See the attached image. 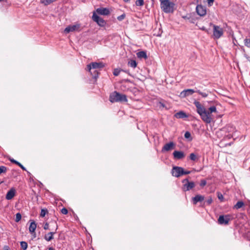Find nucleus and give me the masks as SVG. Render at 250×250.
Listing matches in <instances>:
<instances>
[{
	"label": "nucleus",
	"instance_id": "3",
	"mask_svg": "<svg viewBox=\"0 0 250 250\" xmlns=\"http://www.w3.org/2000/svg\"><path fill=\"white\" fill-rule=\"evenodd\" d=\"M162 2L163 3H160V6L161 9L164 12L168 13L173 12V3L170 2L169 0L163 1Z\"/></svg>",
	"mask_w": 250,
	"mask_h": 250
},
{
	"label": "nucleus",
	"instance_id": "16",
	"mask_svg": "<svg viewBox=\"0 0 250 250\" xmlns=\"http://www.w3.org/2000/svg\"><path fill=\"white\" fill-rule=\"evenodd\" d=\"M98 14L102 15H108L109 13V10L106 8H99L96 10Z\"/></svg>",
	"mask_w": 250,
	"mask_h": 250
},
{
	"label": "nucleus",
	"instance_id": "22",
	"mask_svg": "<svg viewBox=\"0 0 250 250\" xmlns=\"http://www.w3.org/2000/svg\"><path fill=\"white\" fill-rule=\"evenodd\" d=\"M137 57L140 59L144 58L145 59H147V55L145 51H142L138 52L137 53Z\"/></svg>",
	"mask_w": 250,
	"mask_h": 250
},
{
	"label": "nucleus",
	"instance_id": "14",
	"mask_svg": "<svg viewBox=\"0 0 250 250\" xmlns=\"http://www.w3.org/2000/svg\"><path fill=\"white\" fill-rule=\"evenodd\" d=\"M173 155L174 159L175 160H181L185 157L184 152L181 151H174Z\"/></svg>",
	"mask_w": 250,
	"mask_h": 250
},
{
	"label": "nucleus",
	"instance_id": "38",
	"mask_svg": "<svg viewBox=\"0 0 250 250\" xmlns=\"http://www.w3.org/2000/svg\"><path fill=\"white\" fill-rule=\"evenodd\" d=\"M61 213L63 214H66L68 213V210L66 208H63L61 209Z\"/></svg>",
	"mask_w": 250,
	"mask_h": 250
},
{
	"label": "nucleus",
	"instance_id": "5",
	"mask_svg": "<svg viewBox=\"0 0 250 250\" xmlns=\"http://www.w3.org/2000/svg\"><path fill=\"white\" fill-rule=\"evenodd\" d=\"M182 183L184 184L182 188L184 191H188L195 187V185L193 182H190L188 178L183 180Z\"/></svg>",
	"mask_w": 250,
	"mask_h": 250
},
{
	"label": "nucleus",
	"instance_id": "28",
	"mask_svg": "<svg viewBox=\"0 0 250 250\" xmlns=\"http://www.w3.org/2000/svg\"><path fill=\"white\" fill-rule=\"evenodd\" d=\"M48 213V211L47 208H42L40 213V216L43 217L45 215Z\"/></svg>",
	"mask_w": 250,
	"mask_h": 250
},
{
	"label": "nucleus",
	"instance_id": "27",
	"mask_svg": "<svg viewBox=\"0 0 250 250\" xmlns=\"http://www.w3.org/2000/svg\"><path fill=\"white\" fill-rule=\"evenodd\" d=\"M189 157L191 160L193 161H195L198 160V157L197 155L194 153H190L189 156Z\"/></svg>",
	"mask_w": 250,
	"mask_h": 250
},
{
	"label": "nucleus",
	"instance_id": "47",
	"mask_svg": "<svg viewBox=\"0 0 250 250\" xmlns=\"http://www.w3.org/2000/svg\"><path fill=\"white\" fill-rule=\"evenodd\" d=\"M3 250H10V249L9 246H4L3 248Z\"/></svg>",
	"mask_w": 250,
	"mask_h": 250
},
{
	"label": "nucleus",
	"instance_id": "35",
	"mask_svg": "<svg viewBox=\"0 0 250 250\" xmlns=\"http://www.w3.org/2000/svg\"><path fill=\"white\" fill-rule=\"evenodd\" d=\"M245 45L250 48V39L245 40Z\"/></svg>",
	"mask_w": 250,
	"mask_h": 250
},
{
	"label": "nucleus",
	"instance_id": "39",
	"mask_svg": "<svg viewBox=\"0 0 250 250\" xmlns=\"http://www.w3.org/2000/svg\"><path fill=\"white\" fill-rule=\"evenodd\" d=\"M207 184L206 181L205 180H202L201 181V182L200 183V185L201 187H204Z\"/></svg>",
	"mask_w": 250,
	"mask_h": 250
},
{
	"label": "nucleus",
	"instance_id": "51",
	"mask_svg": "<svg viewBox=\"0 0 250 250\" xmlns=\"http://www.w3.org/2000/svg\"><path fill=\"white\" fill-rule=\"evenodd\" d=\"M48 250H54V249L52 247H50L48 249Z\"/></svg>",
	"mask_w": 250,
	"mask_h": 250
},
{
	"label": "nucleus",
	"instance_id": "30",
	"mask_svg": "<svg viewBox=\"0 0 250 250\" xmlns=\"http://www.w3.org/2000/svg\"><path fill=\"white\" fill-rule=\"evenodd\" d=\"M7 168L6 167L1 166L0 167V174L2 173H5L7 171Z\"/></svg>",
	"mask_w": 250,
	"mask_h": 250
},
{
	"label": "nucleus",
	"instance_id": "49",
	"mask_svg": "<svg viewBox=\"0 0 250 250\" xmlns=\"http://www.w3.org/2000/svg\"><path fill=\"white\" fill-rule=\"evenodd\" d=\"M183 18L184 19H188V20H189V18H188L187 16H183Z\"/></svg>",
	"mask_w": 250,
	"mask_h": 250
},
{
	"label": "nucleus",
	"instance_id": "44",
	"mask_svg": "<svg viewBox=\"0 0 250 250\" xmlns=\"http://www.w3.org/2000/svg\"><path fill=\"white\" fill-rule=\"evenodd\" d=\"M182 173H183V175H187V174H190V171L185 170L183 168V172Z\"/></svg>",
	"mask_w": 250,
	"mask_h": 250
},
{
	"label": "nucleus",
	"instance_id": "9",
	"mask_svg": "<svg viewBox=\"0 0 250 250\" xmlns=\"http://www.w3.org/2000/svg\"><path fill=\"white\" fill-rule=\"evenodd\" d=\"M53 223L55 225V231L48 232L44 235V238L47 241H50L54 238L53 235L56 233V231L58 229V225L56 221H54Z\"/></svg>",
	"mask_w": 250,
	"mask_h": 250
},
{
	"label": "nucleus",
	"instance_id": "31",
	"mask_svg": "<svg viewBox=\"0 0 250 250\" xmlns=\"http://www.w3.org/2000/svg\"><path fill=\"white\" fill-rule=\"evenodd\" d=\"M135 4L137 6H143L144 4V0H137L136 1Z\"/></svg>",
	"mask_w": 250,
	"mask_h": 250
},
{
	"label": "nucleus",
	"instance_id": "15",
	"mask_svg": "<svg viewBox=\"0 0 250 250\" xmlns=\"http://www.w3.org/2000/svg\"><path fill=\"white\" fill-rule=\"evenodd\" d=\"M222 129L224 131L228 133H232L235 131V127L232 125H227Z\"/></svg>",
	"mask_w": 250,
	"mask_h": 250
},
{
	"label": "nucleus",
	"instance_id": "48",
	"mask_svg": "<svg viewBox=\"0 0 250 250\" xmlns=\"http://www.w3.org/2000/svg\"><path fill=\"white\" fill-rule=\"evenodd\" d=\"M55 221V220H51L50 221V223L52 224V226L53 227V229H55V225L54 224H53V221Z\"/></svg>",
	"mask_w": 250,
	"mask_h": 250
},
{
	"label": "nucleus",
	"instance_id": "54",
	"mask_svg": "<svg viewBox=\"0 0 250 250\" xmlns=\"http://www.w3.org/2000/svg\"><path fill=\"white\" fill-rule=\"evenodd\" d=\"M3 0H0V2H1Z\"/></svg>",
	"mask_w": 250,
	"mask_h": 250
},
{
	"label": "nucleus",
	"instance_id": "46",
	"mask_svg": "<svg viewBox=\"0 0 250 250\" xmlns=\"http://www.w3.org/2000/svg\"><path fill=\"white\" fill-rule=\"evenodd\" d=\"M212 202V200L211 198H210L209 199H208L207 200V203L209 205Z\"/></svg>",
	"mask_w": 250,
	"mask_h": 250
},
{
	"label": "nucleus",
	"instance_id": "36",
	"mask_svg": "<svg viewBox=\"0 0 250 250\" xmlns=\"http://www.w3.org/2000/svg\"><path fill=\"white\" fill-rule=\"evenodd\" d=\"M120 73V70H119L118 69H114L113 73L114 76H117L119 75Z\"/></svg>",
	"mask_w": 250,
	"mask_h": 250
},
{
	"label": "nucleus",
	"instance_id": "23",
	"mask_svg": "<svg viewBox=\"0 0 250 250\" xmlns=\"http://www.w3.org/2000/svg\"><path fill=\"white\" fill-rule=\"evenodd\" d=\"M128 65L132 67L135 68L137 66V62L136 61L133 60H130L128 62Z\"/></svg>",
	"mask_w": 250,
	"mask_h": 250
},
{
	"label": "nucleus",
	"instance_id": "2",
	"mask_svg": "<svg viewBox=\"0 0 250 250\" xmlns=\"http://www.w3.org/2000/svg\"><path fill=\"white\" fill-rule=\"evenodd\" d=\"M109 101L111 103L126 102L127 99L125 95L120 94L117 91H114L110 95Z\"/></svg>",
	"mask_w": 250,
	"mask_h": 250
},
{
	"label": "nucleus",
	"instance_id": "19",
	"mask_svg": "<svg viewBox=\"0 0 250 250\" xmlns=\"http://www.w3.org/2000/svg\"><path fill=\"white\" fill-rule=\"evenodd\" d=\"M194 92H196V91L194 90L193 89H186V90H184V91H183L181 92V94L182 95H183L184 96L186 97V96H188L192 95Z\"/></svg>",
	"mask_w": 250,
	"mask_h": 250
},
{
	"label": "nucleus",
	"instance_id": "10",
	"mask_svg": "<svg viewBox=\"0 0 250 250\" xmlns=\"http://www.w3.org/2000/svg\"><path fill=\"white\" fill-rule=\"evenodd\" d=\"M92 19L100 26L103 27L106 24L105 21L103 18L98 16L95 13L93 14Z\"/></svg>",
	"mask_w": 250,
	"mask_h": 250
},
{
	"label": "nucleus",
	"instance_id": "21",
	"mask_svg": "<svg viewBox=\"0 0 250 250\" xmlns=\"http://www.w3.org/2000/svg\"><path fill=\"white\" fill-rule=\"evenodd\" d=\"M36 228H37V225H36V223L34 221H33L31 223L30 225L29 226V232L32 234L33 233H35V231L36 230Z\"/></svg>",
	"mask_w": 250,
	"mask_h": 250
},
{
	"label": "nucleus",
	"instance_id": "50",
	"mask_svg": "<svg viewBox=\"0 0 250 250\" xmlns=\"http://www.w3.org/2000/svg\"><path fill=\"white\" fill-rule=\"evenodd\" d=\"M227 136L229 137V138H230L232 137V136L231 134H229L227 135Z\"/></svg>",
	"mask_w": 250,
	"mask_h": 250
},
{
	"label": "nucleus",
	"instance_id": "41",
	"mask_svg": "<svg viewBox=\"0 0 250 250\" xmlns=\"http://www.w3.org/2000/svg\"><path fill=\"white\" fill-rule=\"evenodd\" d=\"M9 161L11 162V163H13L14 164H15L16 165H18V164H19V162H18L17 161L14 160L13 158H10L9 159Z\"/></svg>",
	"mask_w": 250,
	"mask_h": 250
},
{
	"label": "nucleus",
	"instance_id": "32",
	"mask_svg": "<svg viewBox=\"0 0 250 250\" xmlns=\"http://www.w3.org/2000/svg\"><path fill=\"white\" fill-rule=\"evenodd\" d=\"M196 92L198 93L200 95H201L203 97H207L208 96V94L205 92H202L199 90H196Z\"/></svg>",
	"mask_w": 250,
	"mask_h": 250
},
{
	"label": "nucleus",
	"instance_id": "29",
	"mask_svg": "<svg viewBox=\"0 0 250 250\" xmlns=\"http://www.w3.org/2000/svg\"><path fill=\"white\" fill-rule=\"evenodd\" d=\"M21 247L23 250H26L27 248L28 244L25 241H21Z\"/></svg>",
	"mask_w": 250,
	"mask_h": 250
},
{
	"label": "nucleus",
	"instance_id": "26",
	"mask_svg": "<svg viewBox=\"0 0 250 250\" xmlns=\"http://www.w3.org/2000/svg\"><path fill=\"white\" fill-rule=\"evenodd\" d=\"M93 73H90L91 75L92 76V77L96 80L97 78L99 76V72L98 70L97 69H94L92 70Z\"/></svg>",
	"mask_w": 250,
	"mask_h": 250
},
{
	"label": "nucleus",
	"instance_id": "34",
	"mask_svg": "<svg viewBox=\"0 0 250 250\" xmlns=\"http://www.w3.org/2000/svg\"><path fill=\"white\" fill-rule=\"evenodd\" d=\"M21 213H17L16 214L15 221L16 222H18L19 221H20L21 220Z\"/></svg>",
	"mask_w": 250,
	"mask_h": 250
},
{
	"label": "nucleus",
	"instance_id": "43",
	"mask_svg": "<svg viewBox=\"0 0 250 250\" xmlns=\"http://www.w3.org/2000/svg\"><path fill=\"white\" fill-rule=\"evenodd\" d=\"M218 198L219 200H220L221 201H222L223 199L224 198L223 195L221 193H218Z\"/></svg>",
	"mask_w": 250,
	"mask_h": 250
},
{
	"label": "nucleus",
	"instance_id": "20",
	"mask_svg": "<svg viewBox=\"0 0 250 250\" xmlns=\"http://www.w3.org/2000/svg\"><path fill=\"white\" fill-rule=\"evenodd\" d=\"M174 116L178 119H184L187 118L188 116L187 115V114L184 112V111H181L177 113H176Z\"/></svg>",
	"mask_w": 250,
	"mask_h": 250
},
{
	"label": "nucleus",
	"instance_id": "1",
	"mask_svg": "<svg viewBox=\"0 0 250 250\" xmlns=\"http://www.w3.org/2000/svg\"><path fill=\"white\" fill-rule=\"evenodd\" d=\"M194 104L197 108V112L200 115L202 120L207 124H210L212 121V118H210L208 110L201 103L195 101Z\"/></svg>",
	"mask_w": 250,
	"mask_h": 250
},
{
	"label": "nucleus",
	"instance_id": "42",
	"mask_svg": "<svg viewBox=\"0 0 250 250\" xmlns=\"http://www.w3.org/2000/svg\"><path fill=\"white\" fill-rule=\"evenodd\" d=\"M43 229L45 230L49 229V224L48 223H45L43 226Z\"/></svg>",
	"mask_w": 250,
	"mask_h": 250
},
{
	"label": "nucleus",
	"instance_id": "8",
	"mask_svg": "<svg viewBox=\"0 0 250 250\" xmlns=\"http://www.w3.org/2000/svg\"><path fill=\"white\" fill-rule=\"evenodd\" d=\"M81 30V26L80 24H75L72 25H69L66 27L64 31L65 33H68L70 32L80 31Z\"/></svg>",
	"mask_w": 250,
	"mask_h": 250
},
{
	"label": "nucleus",
	"instance_id": "52",
	"mask_svg": "<svg viewBox=\"0 0 250 250\" xmlns=\"http://www.w3.org/2000/svg\"><path fill=\"white\" fill-rule=\"evenodd\" d=\"M130 0H124L125 2H128Z\"/></svg>",
	"mask_w": 250,
	"mask_h": 250
},
{
	"label": "nucleus",
	"instance_id": "6",
	"mask_svg": "<svg viewBox=\"0 0 250 250\" xmlns=\"http://www.w3.org/2000/svg\"><path fill=\"white\" fill-rule=\"evenodd\" d=\"M183 168L182 167L174 166L171 170V174L173 176L179 177L183 175Z\"/></svg>",
	"mask_w": 250,
	"mask_h": 250
},
{
	"label": "nucleus",
	"instance_id": "24",
	"mask_svg": "<svg viewBox=\"0 0 250 250\" xmlns=\"http://www.w3.org/2000/svg\"><path fill=\"white\" fill-rule=\"evenodd\" d=\"M208 112L209 113L210 118H212L211 113L213 112H216V108L215 106H212L208 108Z\"/></svg>",
	"mask_w": 250,
	"mask_h": 250
},
{
	"label": "nucleus",
	"instance_id": "37",
	"mask_svg": "<svg viewBox=\"0 0 250 250\" xmlns=\"http://www.w3.org/2000/svg\"><path fill=\"white\" fill-rule=\"evenodd\" d=\"M125 14H122V15H120V16H118V17H117V19H118L119 21H121L125 19Z\"/></svg>",
	"mask_w": 250,
	"mask_h": 250
},
{
	"label": "nucleus",
	"instance_id": "7",
	"mask_svg": "<svg viewBox=\"0 0 250 250\" xmlns=\"http://www.w3.org/2000/svg\"><path fill=\"white\" fill-rule=\"evenodd\" d=\"M213 32L214 38L218 39L223 35V29L219 26L214 25Z\"/></svg>",
	"mask_w": 250,
	"mask_h": 250
},
{
	"label": "nucleus",
	"instance_id": "17",
	"mask_svg": "<svg viewBox=\"0 0 250 250\" xmlns=\"http://www.w3.org/2000/svg\"><path fill=\"white\" fill-rule=\"evenodd\" d=\"M16 190L14 188H11L7 193L6 195V199L7 200L12 199L15 195Z\"/></svg>",
	"mask_w": 250,
	"mask_h": 250
},
{
	"label": "nucleus",
	"instance_id": "33",
	"mask_svg": "<svg viewBox=\"0 0 250 250\" xmlns=\"http://www.w3.org/2000/svg\"><path fill=\"white\" fill-rule=\"evenodd\" d=\"M184 136L185 138L189 139L190 140H191L192 138L191 137V134L189 132L187 131L185 133Z\"/></svg>",
	"mask_w": 250,
	"mask_h": 250
},
{
	"label": "nucleus",
	"instance_id": "12",
	"mask_svg": "<svg viewBox=\"0 0 250 250\" xmlns=\"http://www.w3.org/2000/svg\"><path fill=\"white\" fill-rule=\"evenodd\" d=\"M175 147V144L173 142H170L165 144L162 148V152H165L174 149Z\"/></svg>",
	"mask_w": 250,
	"mask_h": 250
},
{
	"label": "nucleus",
	"instance_id": "45",
	"mask_svg": "<svg viewBox=\"0 0 250 250\" xmlns=\"http://www.w3.org/2000/svg\"><path fill=\"white\" fill-rule=\"evenodd\" d=\"M18 166H19L22 170H26L25 167L21 165L20 163H19V164H18Z\"/></svg>",
	"mask_w": 250,
	"mask_h": 250
},
{
	"label": "nucleus",
	"instance_id": "53",
	"mask_svg": "<svg viewBox=\"0 0 250 250\" xmlns=\"http://www.w3.org/2000/svg\"><path fill=\"white\" fill-rule=\"evenodd\" d=\"M202 29L203 30H206V28H205V27H202Z\"/></svg>",
	"mask_w": 250,
	"mask_h": 250
},
{
	"label": "nucleus",
	"instance_id": "11",
	"mask_svg": "<svg viewBox=\"0 0 250 250\" xmlns=\"http://www.w3.org/2000/svg\"><path fill=\"white\" fill-rule=\"evenodd\" d=\"M230 215H220L218 219V222L220 225H228L230 221Z\"/></svg>",
	"mask_w": 250,
	"mask_h": 250
},
{
	"label": "nucleus",
	"instance_id": "13",
	"mask_svg": "<svg viewBox=\"0 0 250 250\" xmlns=\"http://www.w3.org/2000/svg\"><path fill=\"white\" fill-rule=\"evenodd\" d=\"M196 11L198 15L203 17L206 15V8L202 5L198 4L196 8Z\"/></svg>",
	"mask_w": 250,
	"mask_h": 250
},
{
	"label": "nucleus",
	"instance_id": "40",
	"mask_svg": "<svg viewBox=\"0 0 250 250\" xmlns=\"http://www.w3.org/2000/svg\"><path fill=\"white\" fill-rule=\"evenodd\" d=\"M206 1L208 2V6H211L212 5L214 2V0H206Z\"/></svg>",
	"mask_w": 250,
	"mask_h": 250
},
{
	"label": "nucleus",
	"instance_id": "4",
	"mask_svg": "<svg viewBox=\"0 0 250 250\" xmlns=\"http://www.w3.org/2000/svg\"><path fill=\"white\" fill-rule=\"evenodd\" d=\"M104 67V64L102 62H92L87 65V70H88L90 73H93V70H98Z\"/></svg>",
	"mask_w": 250,
	"mask_h": 250
},
{
	"label": "nucleus",
	"instance_id": "25",
	"mask_svg": "<svg viewBox=\"0 0 250 250\" xmlns=\"http://www.w3.org/2000/svg\"><path fill=\"white\" fill-rule=\"evenodd\" d=\"M244 206V202L242 201H239L237 202L236 204L234 206V208L236 209H239L243 207Z\"/></svg>",
	"mask_w": 250,
	"mask_h": 250
},
{
	"label": "nucleus",
	"instance_id": "18",
	"mask_svg": "<svg viewBox=\"0 0 250 250\" xmlns=\"http://www.w3.org/2000/svg\"><path fill=\"white\" fill-rule=\"evenodd\" d=\"M205 199L204 196L201 195H196L195 197L192 198L193 204L196 205L199 202L203 201Z\"/></svg>",
	"mask_w": 250,
	"mask_h": 250
}]
</instances>
